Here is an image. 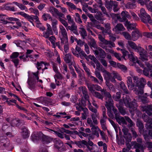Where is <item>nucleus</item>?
Returning a JSON list of instances; mask_svg holds the SVG:
<instances>
[{
	"mask_svg": "<svg viewBox=\"0 0 152 152\" xmlns=\"http://www.w3.org/2000/svg\"><path fill=\"white\" fill-rule=\"evenodd\" d=\"M80 90H82V92L83 94L85 95V98L86 99H87L89 98V96L87 94L86 89L85 87H80L79 88Z\"/></svg>",
	"mask_w": 152,
	"mask_h": 152,
	"instance_id": "obj_40",
	"label": "nucleus"
},
{
	"mask_svg": "<svg viewBox=\"0 0 152 152\" xmlns=\"http://www.w3.org/2000/svg\"><path fill=\"white\" fill-rule=\"evenodd\" d=\"M96 1L100 4L99 6L100 7L101 10L103 12V13L106 14L107 17H110V16L114 20L116 21L117 19L119 20L120 19V17L119 15H118L115 14L113 13H110V15L107 13L106 11V9L104 7H102V3L101 0H96Z\"/></svg>",
	"mask_w": 152,
	"mask_h": 152,
	"instance_id": "obj_8",
	"label": "nucleus"
},
{
	"mask_svg": "<svg viewBox=\"0 0 152 152\" xmlns=\"http://www.w3.org/2000/svg\"><path fill=\"white\" fill-rule=\"evenodd\" d=\"M53 34V31H52L47 30L44 31L43 33V36L45 38H48L49 36Z\"/></svg>",
	"mask_w": 152,
	"mask_h": 152,
	"instance_id": "obj_37",
	"label": "nucleus"
},
{
	"mask_svg": "<svg viewBox=\"0 0 152 152\" xmlns=\"http://www.w3.org/2000/svg\"><path fill=\"white\" fill-rule=\"evenodd\" d=\"M110 4H112V7H113L114 12H117L119 9V8L118 7V3L117 2L110 1Z\"/></svg>",
	"mask_w": 152,
	"mask_h": 152,
	"instance_id": "obj_39",
	"label": "nucleus"
},
{
	"mask_svg": "<svg viewBox=\"0 0 152 152\" xmlns=\"http://www.w3.org/2000/svg\"><path fill=\"white\" fill-rule=\"evenodd\" d=\"M142 107V111H145L146 113L152 118V115L151 116L152 113L151 112V111H152V105L145 106Z\"/></svg>",
	"mask_w": 152,
	"mask_h": 152,
	"instance_id": "obj_26",
	"label": "nucleus"
},
{
	"mask_svg": "<svg viewBox=\"0 0 152 152\" xmlns=\"http://www.w3.org/2000/svg\"><path fill=\"white\" fill-rule=\"evenodd\" d=\"M87 86L89 90L91 92L92 94L95 91L94 89V84H92L91 83H89L87 84Z\"/></svg>",
	"mask_w": 152,
	"mask_h": 152,
	"instance_id": "obj_53",
	"label": "nucleus"
},
{
	"mask_svg": "<svg viewBox=\"0 0 152 152\" xmlns=\"http://www.w3.org/2000/svg\"><path fill=\"white\" fill-rule=\"evenodd\" d=\"M22 135L24 138H26L29 136L28 131L26 128H22Z\"/></svg>",
	"mask_w": 152,
	"mask_h": 152,
	"instance_id": "obj_38",
	"label": "nucleus"
},
{
	"mask_svg": "<svg viewBox=\"0 0 152 152\" xmlns=\"http://www.w3.org/2000/svg\"><path fill=\"white\" fill-rule=\"evenodd\" d=\"M94 54L96 55H97L99 54L101 58H104L105 57L106 53L101 48H98L97 50H94Z\"/></svg>",
	"mask_w": 152,
	"mask_h": 152,
	"instance_id": "obj_19",
	"label": "nucleus"
},
{
	"mask_svg": "<svg viewBox=\"0 0 152 152\" xmlns=\"http://www.w3.org/2000/svg\"><path fill=\"white\" fill-rule=\"evenodd\" d=\"M7 18V16L5 15H0V20L3 21L4 24H7L8 23V22L6 20Z\"/></svg>",
	"mask_w": 152,
	"mask_h": 152,
	"instance_id": "obj_43",
	"label": "nucleus"
},
{
	"mask_svg": "<svg viewBox=\"0 0 152 152\" xmlns=\"http://www.w3.org/2000/svg\"><path fill=\"white\" fill-rule=\"evenodd\" d=\"M120 87L123 90L125 93L127 94L128 93V91L126 88V86L123 82H121Z\"/></svg>",
	"mask_w": 152,
	"mask_h": 152,
	"instance_id": "obj_51",
	"label": "nucleus"
},
{
	"mask_svg": "<svg viewBox=\"0 0 152 152\" xmlns=\"http://www.w3.org/2000/svg\"><path fill=\"white\" fill-rule=\"evenodd\" d=\"M61 45H64V50L66 53L68 52L69 49V45L68 38H65L64 39H61Z\"/></svg>",
	"mask_w": 152,
	"mask_h": 152,
	"instance_id": "obj_15",
	"label": "nucleus"
},
{
	"mask_svg": "<svg viewBox=\"0 0 152 152\" xmlns=\"http://www.w3.org/2000/svg\"><path fill=\"white\" fill-rule=\"evenodd\" d=\"M111 102L112 103L113 105L109 109H108L107 108V109L108 110V112H107V115L108 116L112 118V117L113 116V115L111 113V110L112 108L113 110V109H116L114 107H113V101L112 100V101Z\"/></svg>",
	"mask_w": 152,
	"mask_h": 152,
	"instance_id": "obj_48",
	"label": "nucleus"
},
{
	"mask_svg": "<svg viewBox=\"0 0 152 152\" xmlns=\"http://www.w3.org/2000/svg\"><path fill=\"white\" fill-rule=\"evenodd\" d=\"M113 111L115 115L116 121L119 124L122 125H126L127 123L125 121L126 120L130 124L129 125V127H132L134 125V124L129 117L125 116V119L124 117L119 116V113H118L116 109H113Z\"/></svg>",
	"mask_w": 152,
	"mask_h": 152,
	"instance_id": "obj_4",
	"label": "nucleus"
},
{
	"mask_svg": "<svg viewBox=\"0 0 152 152\" xmlns=\"http://www.w3.org/2000/svg\"><path fill=\"white\" fill-rule=\"evenodd\" d=\"M108 26L107 27V31H106L104 30V28L102 27H101L100 25H95V26L97 28L101 30L102 31V32L103 33H107L109 34L110 33V31L109 30L110 29V28L109 24H108Z\"/></svg>",
	"mask_w": 152,
	"mask_h": 152,
	"instance_id": "obj_36",
	"label": "nucleus"
},
{
	"mask_svg": "<svg viewBox=\"0 0 152 152\" xmlns=\"http://www.w3.org/2000/svg\"><path fill=\"white\" fill-rule=\"evenodd\" d=\"M143 117L145 121L147 122L146 124L147 128L149 129H152V123H150V122H151L152 119H149L147 115H145L144 117L143 116Z\"/></svg>",
	"mask_w": 152,
	"mask_h": 152,
	"instance_id": "obj_27",
	"label": "nucleus"
},
{
	"mask_svg": "<svg viewBox=\"0 0 152 152\" xmlns=\"http://www.w3.org/2000/svg\"><path fill=\"white\" fill-rule=\"evenodd\" d=\"M124 101L125 106L129 108V111L131 113L134 114L133 112H135L137 114H139L140 112L137 110V106L135 99L131 101L129 96L126 95Z\"/></svg>",
	"mask_w": 152,
	"mask_h": 152,
	"instance_id": "obj_2",
	"label": "nucleus"
},
{
	"mask_svg": "<svg viewBox=\"0 0 152 152\" xmlns=\"http://www.w3.org/2000/svg\"><path fill=\"white\" fill-rule=\"evenodd\" d=\"M124 25L128 30H132L136 26V24H132L127 20L125 23Z\"/></svg>",
	"mask_w": 152,
	"mask_h": 152,
	"instance_id": "obj_33",
	"label": "nucleus"
},
{
	"mask_svg": "<svg viewBox=\"0 0 152 152\" xmlns=\"http://www.w3.org/2000/svg\"><path fill=\"white\" fill-rule=\"evenodd\" d=\"M91 117L94 124L96 125L98 124L97 118H99V113H92L91 114Z\"/></svg>",
	"mask_w": 152,
	"mask_h": 152,
	"instance_id": "obj_29",
	"label": "nucleus"
},
{
	"mask_svg": "<svg viewBox=\"0 0 152 152\" xmlns=\"http://www.w3.org/2000/svg\"><path fill=\"white\" fill-rule=\"evenodd\" d=\"M102 72L103 73V75L104 77V79L107 80H108L111 81L112 82L115 83L116 80L115 77H113V75H112V73H110L106 70L104 69L102 71Z\"/></svg>",
	"mask_w": 152,
	"mask_h": 152,
	"instance_id": "obj_10",
	"label": "nucleus"
},
{
	"mask_svg": "<svg viewBox=\"0 0 152 152\" xmlns=\"http://www.w3.org/2000/svg\"><path fill=\"white\" fill-rule=\"evenodd\" d=\"M72 25L71 26H67L66 29L67 30L69 29L72 31L73 33L76 34L77 35L78 34V33L77 31V26L74 23L73 24H72Z\"/></svg>",
	"mask_w": 152,
	"mask_h": 152,
	"instance_id": "obj_22",
	"label": "nucleus"
},
{
	"mask_svg": "<svg viewBox=\"0 0 152 152\" xmlns=\"http://www.w3.org/2000/svg\"><path fill=\"white\" fill-rule=\"evenodd\" d=\"M79 29L80 34L83 38L84 39L85 37L87 36V34L85 29L84 28L83 26L82 25H80Z\"/></svg>",
	"mask_w": 152,
	"mask_h": 152,
	"instance_id": "obj_31",
	"label": "nucleus"
},
{
	"mask_svg": "<svg viewBox=\"0 0 152 152\" xmlns=\"http://www.w3.org/2000/svg\"><path fill=\"white\" fill-rule=\"evenodd\" d=\"M60 31L59 32V37L60 39L68 38L67 33L65 28L62 25L59 26Z\"/></svg>",
	"mask_w": 152,
	"mask_h": 152,
	"instance_id": "obj_11",
	"label": "nucleus"
},
{
	"mask_svg": "<svg viewBox=\"0 0 152 152\" xmlns=\"http://www.w3.org/2000/svg\"><path fill=\"white\" fill-rule=\"evenodd\" d=\"M54 142L55 144V147L57 149L63 146V144L62 142L58 139H55L54 140Z\"/></svg>",
	"mask_w": 152,
	"mask_h": 152,
	"instance_id": "obj_32",
	"label": "nucleus"
},
{
	"mask_svg": "<svg viewBox=\"0 0 152 152\" xmlns=\"http://www.w3.org/2000/svg\"><path fill=\"white\" fill-rule=\"evenodd\" d=\"M121 51L123 54V57L125 60H126L125 57L127 55L130 60L133 62V64L131 65L135 66L136 64L135 63L136 62L139 65H140L142 67H143V65L140 62V61L138 60L137 57L136 56H134L133 53H131V54H128V52L125 49H121Z\"/></svg>",
	"mask_w": 152,
	"mask_h": 152,
	"instance_id": "obj_5",
	"label": "nucleus"
},
{
	"mask_svg": "<svg viewBox=\"0 0 152 152\" xmlns=\"http://www.w3.org/2000/svg\"><path fill=\"white\" fill-rule=\"evenodd\" d=\"M25 18L28 21L31 23L32 25L34 26V24L33 23V22L34 20H35L36 22L38 23L39 22V18L38 16H34L32 15H29L27 14Z\"/></svg>",
	"mask_w": 152,
	"mask_h": 152,
	"instance_id": "obj_16",
	"label": "nucleus"
},
{
	"mask_svg": "<svg viewBox=\"0 0 152 152\" xmlns=\"http://www.w3.org/2000/svg\"><path fill=\"white\" fill-rule=\"evenodd\" d=\"M42 134L41 132L38 133L37 132H34L31 136V140L34 142H36L37 140H39Z\"/></svg>",
	"mask_w": 152,
	"mask_h": 152,
	"instance_id": "obj_17",
	"label": "nucleus"
},
{
	"mask_svg": "<svg viewBox=\"0 0 152 152\" xmlns=\"http://www.w3.org/2000/svg\"><path fill=\"white\" fill-rule=\"evenodd\" d=\"M89 45L92 49V48H93L94 49H97L96 42L94 39H93L91 40V42H89Z\"/></svg>",
	"mask_w": 152,
	"mask_h": 152,
	"instance_id": "obj_45",
	"label": "nucleus"
},
{
	"mask_svg": "<svg viewBox=\"0 0 152 152\" xmlns=\"http://www.w3.org/2000/svg\"><path fill=\"white\" fill-rule=\"evenodd\" d=\"M122 34L126 39L129 40L131 39V36L128 33L126 32H123Z\"/></svg>",
	"mask_w": 152,
	"mask_h": 152,
	"instance_id": "obj_57",
	"label": "nucleus"
},
{
	"mask_svg": "<svg viewBox=\"0 0 152 152\" xmlns=\"http://www.w3.org/2000/svg\"><path fill=\"white\" fill-rule=\"evenodd\" d=\"M100 134L103 140H105L106 142H107L108 141V137L107 135H105L104 132L100 131Z\"/></svg>",
	"mask_w": 152,
	"mask_h": 152,
	"instance_id": "obj_47",
	"label": "nucleus"
},
{
	"mask_svg": "<svg viewBox=\"0 0 152 152\" xmlns=\"http://www.w3.org/2000/svg\"><path fill=\"white\" fill-rule=\"evenodd\" d=\"M33 51V50H27L26 52V56L24 55L20 56L19 58L21 60H23V61H26L27 60V58L28 57L31 58H32L33 57L29 55V54L31 53Z\"/></svg>",
	"mask_w": 152,
	"mask_h": 152,
	"instance_id": "obj_23",
	"label": "nucleus"
},
{
	"mask_svg": "<svg viewBox=\"0 0 152 152\" xmlns=\"http://www.w3.org/2000/svg\"><path fill=\"white\" fill-rule=\"evenodd\" d=\"M49 40L50 41L51 43L53 44V45L54 48L55 47L56 45H55V41L56 39V38L54 36H52L51 37H49L48 38Z\"/></svg>",
	"mask_w": 152,
	"mask_h": 152,
	"instance_id": "obj_62",
	"label": "nucleus"
},
{
	"mask_svg": "<svg viewBox=\"0 0 152 152\" xmlns=\"http://www.w3.org/2000/svg\"><path fill=\"white\" fill-rule=\"evenodd\" d=\"M76 108L80 111L82 110L83 112V113H82V117L83 119H86L87 114H88V109L85 107L83 108L80 106H79V108H78L77 107H76Z\"/></svg>",
	"mask_w": 152,
	"mask_h": 152,
	"instance_id": "obj_20",
	"label": "nucleus"
},
{
	"mask_svg": "<svg viewBox=\"0 0 152 152\" xmlns=\"http://www.w3.org/2000/svg\"><path fill=\"white\" fill-rule=\"evenodd\" d=\"M62 15L63 16L61 17L59 16L58 17V19L61 24H63L66 28L68 26V23L65 20L63 19V18H64V15L62 13Z\"/></svg>",
	"mask_w": 152,
	"mask_h": 152,
	"instance_id": "obj_30",
	"label": "nucleus"
},
{
	"mask_svg": "<svg viewBox=\"0 0 152 152\" xmlns=\"http://www.w3.org/2000/svg\"><path fill=\"white\" fill-rule=\"evenodd\" d=\"M49 20L52 22L51 25L53 28L56 27V25L58 24V21L56 19H53L51 18H49Z\"/></svg>",
	"mask_w": 152,
	"mask_h": 152,
	"instance_id": "obj_42",
	"label": "nucleus"
},
{
	"mask_svg": "<svg viewBox=\"0 0 152 152\" xmlns=\"http://www.w3.org/2000/svg\"><path fill=\"white\" fill-rule=\"evenodd\" d=\"M145 5L148 10L152 12V1H150L149 3L146 2Z\"/></svg>",
	"mask_w": 152,
	"mask_h": 152,
	"instance_id": "obj_54",
	"label": "nucleus"
},
{
	"mask_svg": "<svg viewBox=\"0 0 152 152\" xmlns=\"http://www.w3.org/2000/svg\"><path fill=\"white\" fill-rule=\"evenodd\" d=\"M94 89L96 90L101 91L106 96L105 106L108 109H109L113 105L111 102L112 101V96L110 94L106 91V89H102L98 85H94Z\"/></svg>",
	"mask_w": 152,
	"mask_h": 152,
	"instance_id": "obj_3",
	"label": "nucleus"
},
{
	"mask_svg": "<svg viewBox=\"0 0 152 152\" xmlns=\"http://www.w3.org/2000/svg\"><path fill=\"white\" fill-rule=\"evenodd\" d=\"M139 16L143 23H148L152 25V21L150 16L146 13L145 10L142 8L140 9V13L138 14Z\"/></svg>",
	"mask_w": 152,
	"mask_h": 152,
	"instance_id": "obj_7",
	"label": "nucleus"
},
{
	"mask_svg": "<svg viewBox=\"0 0 152 152\" xmlns=\"http://www.w3.org/2000/svg\"><path fill=\"white\" fill-rule=\"evenodd\" d=\"M91 130L93 133L96 132H100V131H101L98 126H95L94 125L92 127Z\"/></svg>",
	"mask_w": 152,
	"mask_h": 152,
	"instance_id": "obj_64",
	"label": "nucleus"
},
{
	"mask_svg": "<svg viewBox=\"0 0 152 152\" xmlns=\"http://www.w3.org/2000/svg\"><path fill=\"white\" fill-rule=\"evenodd\" d=\"M122 131L125 135L124 138L128 140V142H130L132 140V137L131 134L128 133V129L124 127L122 129Z\"/></svg>",
	"mask_w": 152,
	"mask_h": 152,
	"instance_id": "obj_21",
	"label": "nucleus"
},
{
	"mask_svg": "<svg viewBox=\"0 0 152 152\" xmlns=\"http://www.w3.org/2000/svg\"><path fill=\"white\" fill-rule=\"evenodd\" d=\"M56 84L57 86H59L61 85L62 77L60 74H56L54 76Z\"/></svg>",
	"mask_w": 152,
	"mask_h": 152,
	"instance_id": "obj_24",
	"label": "nucleus"
},
{
	"mask_svg": "<svg viewBox=\"0 0 152 152\" xmlns=\"http://www.w3.org/2000/svg\"><path fill=\"white\" fill-rule=\"evenodd\" d=\"M19 55V53L17 52L13 53L10 56L12 61L14 63L15 66L17 67L19 63V60L17 57Z\"/></svg>",
	"mask_w": 152,
	"mask_h": 152,
	"instance_id": "obj_12",
	"label": "nucleus"
},
{
	"mask_svg": "<svg viewBox=\"0 0 152 152\" xmlns=\"http://www.w3.org/2000/svg\"><path fill=\"white\" fill-rule=\"evenodd\" d=\"M133 82L131 77L128 76L127 77V83L128 88L130 90H132L139 85L138 78L137 76L133 77Z\"/></svg>",
	"mask_w": 152,
	"mask_h": 152,
	"instance_id": "obj_6",
	"label": "nucleus"
},
{
	"mask_svg": "<svg viewBox=\"0 0 152 152\" xmlns=\"http://www.w3.org/2000/svg\"><path fill=\"white\" fill-rule=\"evenodd\" d=\"M105 83L110 90L112 91H114V88L113 86L110 83L108 80H107L105 82Z\"/></svg>",
	"mask_w": 152,
	"mask_h": 152,
	"instance_id": "obj_46",
	"label": "nucleus"
},
{
	"mask_svg": "<svg viewBox=\"0 0 152 152\" xmlns=\"http://www.w3.org/2000/svg\"><path fill=\"white\" fill-rule=\"evenodd\" d=\"M138 81L139 85L136 86V87H138L139 90L136 92L135 93L136 94L140 96V95H142L143 93V89L145 85L146 84V80L143 78L141 77L140 79L138 78Z\"/></svg>",
	"mask_w": 152,
	"mask_h": 152,
	"instance_id": "obj_9",
	"label": "nucleus"
},
{
	"mask_svg": "<svg viewBox=\"0 0 152 152\" xmlns=\"http://www.w3.org/2000/svg\"><path fill=\"white\" fill-rule=\"evenodd\" d=\"M112 75H113V77H115L117 80H122L121 77L119 74L115 71H113L112 73Z\"/></svg>",
	"mask_w": 152,
	"mask_h": 152,
	"instance_id": "obj_49",
	"label": "nucleus"
},
{
	"mask_svg": "<svg viewBox=\"0 0 152 152\" xmlns=\"http://www.w3.org/2000/svg\"><path fill=\"white\" fill-rule=\"evenodd\" d=\"M28 88L31 89H33L35 87V82H32V75H31V73L28 72Z\"/></svg>",
	"mask_w": 152,
	"mask_h": 152,
	"instance_id": "obj_25",
	"label": "nucleus"
},
{
	"mask_svg": "<svg viewBox=\"0 0 152 152\" xmlns=\"http://www.w3.org/2000/svg\"><path fill=\"white\" fill-rule=\"evenodd\" d=\"M98 38L99 40L102 42V43L99 44L100 46L101 44H102L104 45L107 42V40L105 39L101 35H98Z\"/></svg>",
	"mask_w": 152,
	"mask_h": 152,
	"instance_id": "obj_58",
	"label": "nucleus"
},
{
	"mask_svg": "<svg viewBox=\"0 0 152 152\" xmlns=\"http://www.w3.org/2000/svg\"><path fill=\"white\" fill-rule=\"evenodd\" d=\"M97 146L96 145H94L91 146H88L87 148L91 152H94L97 149Z\"/></svg>",
	"mask_w": 152,
	"mask_h": 152,
	"instance_id": "obj_52",
	"label": "nucleus"
},
{
	"mask_svg": "<svg viewBox=\"0 0 152 152\" xmlns=\"http://www.w3.org/2000/svg\"><path fill=\"white\" fill-rule=\"evenodd\" d=\"M127 12L126 11H123L121 13V15L123 18L122 20H120L121 22H123L126 20V16Z\"/></svg>",
	"mask_w": 152,
	"mask_h": 152,
	"instance_id": "obj_61",
	"label": "nucleus"
},
{
	"mask_svg": "<svg viewBox=\"0 0 152 152\" xmlns=\"http://www.w3.org/2000/svg\"><path fill=\"white\" fill-rule=\"evenodd\" d=\"M92 94L93 96L99 99H101L102 100L103 99V96L99 93L95 91Z\"/></svg>",
	"mask_w": 152,
	"mask_h": 152,
	"instance_id": "obj_44",
	"label": "nucleus"
},
{
	"mask_svg": "<svg viewBox=\"0 0 152 152\" xmlns=\"http://www.w3.org/2000/svg\"><path fill=\"white\" fill-rule=\"evenodd\" d=\"M66 4L67 5L71 10H73L76 9V7L73 3L70 2H66Z\"/></svg>",
	"mask_w": 152,
	"mask_h": 152,
	"instance_id": "obj_56",
	"label": "nucleus"
},
{
	"mask_svg": "<svg viewBox=\"0 0 152 152\" xmlns=\"http://www.w3.org/2000/svg\"><path fill=\"white\" fill-rule=\"evenodd\" d=\"M136 125L139 127L140 131H142L143 128V126L142 122L139 120H137V122Z\"/></svg>",
	"mask_w": 152,
	"mask_h": 152,
	"instance_id": "obj_59",
	"label": "nucleus"
},
{
	"mask_svg": "<svg viewBox=\"0 0 152 152\" xmlns=\"http://www.w3.org/2000/svg\"><path fill=\"white\" fill-rule=\"evenodd\" d=\"M125 29L123 25L120 23L118 24L115 27L114 30L116 33H118L119 31H124Z\"/></svg>",
	"mask_w": 152,
	"mask_h": 152,
	"instance_id": "obj_34",
	"label": "nucleus"
},
{
	"mask_svg": "<svg viewBox=\"0 0 152 152\" xmlns=\"http://www.w3.org/2000/svg\"><path fill=\"white\" fill-rule=\"evenodd\" d=\"M131 39L134 41L142 36V34L137 29H135L131 33Z\"/></svg>",
	"mask_w": 152,
	"mask_h": 152,
	"instance_id": "obj_13",
	"label": "nucleus"
},
{
	"mask_svg": "<svg viewBox=\"0 0 152 152\" xmlns=\"http://www.w3.org/2000/svg\"><path fill=\"white\" fill-rule=\"evenodd\" d=\"M95 74L96 76L101 81V82H102L103 81V78L101 75L100 73L99 72L97 71H96L95 72Z\"/></svg>",
	"mask_w": 152,
	"mask_h": 152,
	"instance_id": "obj_63",
	"label": "nucleus"
},
{
	"mask_svg": "<svg viewBox=\"0 0 152 152\" xmlns=\"http://www.w3.org/2000/svg\"><path fill=\"white\" fill-rule=\"evenodd\" d=\"M64 60L67 63H70L71 60V55L69 53L66 54L65 55Z\"/></svg>",
	"mask_w": 152,
	"mask_h": 152,
	"instance_id": "obj_41",
	"label": "nucleus"
},
{
	"mask_svg": "<svg viewBox=\"0 0 152 152\" xmlns=\"http://www.w3.org/2000/svg\"><path fill=\"white\" fill-rule=\"evenodd\" d=\"M49 66L48 63L44 61L40 62H37V68L38 70L42 69V70L47 69V66Z\"/></svg>",
	"mask_w": 152,
	"mask_h": 152,
	"instance_id": "obj_18",
	"label": "nucleus"
},
{
	"mask_svg": "<svg viewBox=\"0 0 152 152\" xmlns=\"http://www.w3.org/2000/svg\"><path fill=\"white\" fill-rule=\"evenodd\" d=\"M133 143H134V147L136 148L135 151L136 152H140L141 151L142 152H144V147L143 145L138 144L136 142Z\"/></svg>",
	"mask_w": 152,
	"mask_h": 152,
	"instance_id": "obj_28",
	"label": "nucleus"
},
{
	"mask_svg": "<svg viewBox=\"0 0 152 152\" xmlns=\"http://www.w3.org/2000/svg\"><path fill=\"white\" fill-rule=\"evenodd\" d=\"M29 10L31 12L36 15V16H37L39 15L38 10L37 9H34L32 8H30L29 9Z\"/></svg>",
	"mask_w": 152,
	"mask_h": 152,
	"instance_id": "obj_55",
	"label": "nucleus"
},
{
	"mask_svg": "<svg viewBox=\"0 0 152 152\" xmlns=\"http://www.w3.org/2000/svg\"><path fill=\"white\" fill-rule=\"evenodd\" d=\"M126 47L128 49L131 48L139 53L140 59L143 61L148 60V56L147 54L146 51L140 46H137L134 42L129 40L126 44Z\"/></svg>",
	"mask_w": 152,
	"mask_h": 152,
	"instance_id": "obj_1",
	"label": "nucleus"
},
{
	"mask_svg": "<svg viewBox=\"0 0 152 152\" xmlns=\"http://www.w3.org/2000/svg\"><path fill=\"white\" fill-rule=\"evenodd\" d=\"M49 12L53 15V16L57 18L60 16H63L62 13L59 12L57 9L53 7H50L49 9Z\"/></svg>",
	"mask_w": 152,
	"mask_h": 152,
	"instance_id": "obj_14",
	"label": "nucleus"
},
{
	"mask_svg": "<svg viewBox=\"0 0 152 152\" xmlns=\"http://www.w3.org/2000/svg\"><path fill=\"white\" fill-rule=\"evenodd\" d=\"M38 73L39 72L38 71H37L35 73H31V75H32V77L33 78V80H37L38 82L42 83V80H41L39 79V78L38 76Z\"/></svg>",
	"mask_w": 152,
	"mask_h": 152,
	"instance_id": "obj_35",
	"label": "nucleus"
},
{
	"mask_svg": "<svg viewBox=\"0 0 152 152\" xmlns=\"http://www.w3.org/2000/svg\"><path fill=\"white\" fill-rule=\"evenodd\" d=\"M142 64L143 65V67H141L140 65H139L141 67H142V68L143 69V72L144 74L146 76H148L149 75V72H150L149 69L148 68V69H147L146 68H144V65L142 64L141 62L140 61Z\"/></svg>",
	"mask_w": 152,
	"mask_h": 152,
	"instance_id": "obj_50",
	"label": "nucleus"
},
{
	"mask_svg": "<svg viewBox=\"0 0 152 152\" xmlns=\"http://www.w3.org/2000/svg\"><path fill=\"white\" fill-rule=\"evenodd\" d=\"M66 20H67L68 23L69 24H73L74 22L73 19L71 18L69 15H68L66 16Z\"/></svg>",
	"mask_w": 152,
	"mask_h": 152,
	"instance_id": "obj_60",
	"label": "nucleus"
}]
</instances>
